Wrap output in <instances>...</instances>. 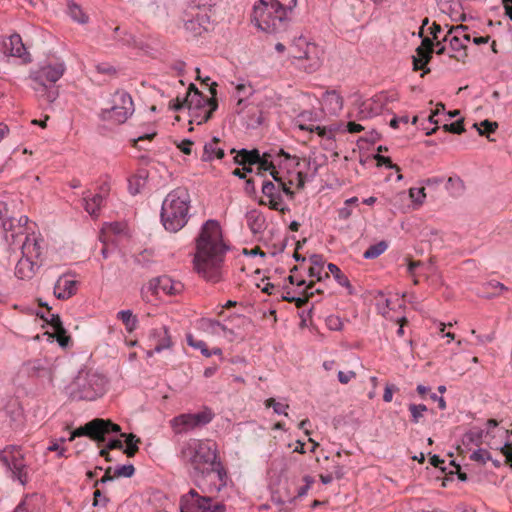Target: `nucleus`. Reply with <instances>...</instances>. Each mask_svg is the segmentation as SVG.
<instances>
[{
  "label": "nucleus",
  "mask_w": 512,
  "mask_h": 512,
  "mask_svg": "<svg viewBox=\"0 0 512 512\" xmlns=\"http://www.w3.org/2000/svg\"><path fill=\"white\" fill-rule=\"evenodd\" d=\"M261 158L262 159H260V161L257 162L259 170H263V171H268V170L276 171L275 167H274V165L272 163V160H271V155L269 153H264L263 155H261Z\"/></svg>",
  "instance_id": "obj_56"
},
{
  "label": "nucleus",
  "mask_w": 512,
  "mask_h": 512,
  "mask_svg": "<svg viewBox=\"0 0 512 512\" xmlns=\"http://www.w3.org/2000/svg\"><path fill=\"white\" fill-rule=\"evenodd\" d=\"M186 339L189 346L199 349L200 351L206 346L204 341L194 339L191 334H187Z\"/></svg>",
  "instance_id": "obj_63"
},
{
  "label": "nucleus",
  "mask_w": 512,
  "mask_h": 512,
  "mask_svg": "<svg viewBox=\"0 0 512 512\" xmlns=\"http://www.w3.org/2000/svg\"><path fill=\"white\" fill-rule=\"evenodd\" d=\"M202 326L205 329H209L214 333L218 332V329L225 331L226 327L217 320L205 319L202 321Z\"/></svg>",
  "instance_id": "obj_57"
},
{
  "label": "nucleus",
  "mask_w": 512,
  "mask_h": 512,
  "mask_svg": "<svg viewBox=\"0 0 512 512\" xmlns=\"http://www.w3.org/2000/svg\"><path fill=\"white\" fill-rule=\"evenodd\" d=\"M484 287L487 288V289H493V290H496L495 293L491 294V295H487L486 297L487 298H491V297H496V296H500L502 295L504 292L508 291V287L505 286L503 283L499 282V281H496V280H491V281H488L484 284Z\"/></svg>",
  "instance_id": "obj_48"
},
{
  "label": "nucleus",
  "mask_w": 512,
  "mask_h": 512,
  "mask_svg": "<svg viewBox=\"0 0 512 512\" xmlns=\"http://www.w3.org/2000/svg\"><path fill=\"white\" fill-rule=\"evenodd\" d=\"M46 320L53 327V330L57 335V341L60 344V346H67L70 337L66 334V330L63 327L60 316L58 314H50L49 318H47Z\"/></svg>",
  "instance_id": "obj_28"
},
{
  "label": "nucleus",
  "mask_w": 512,
  "mask_h": 512,
  "mask_svg": "<svg viewBox=\"0 0 512 512\" xmlns=\"http://www.w3.org/2000/svg\"><path fill=\"white\" fill-rule=\"evenodd\" d=\"M375 160L377 161L378 165H386V167L390 169H395L397 172L400 171V168L398 165L393 164L389 157H385L380 155L379 153L374 156Z\"/></svg>",
  "instance_id": "obj_59"
},
{
  "label": "nucleus",
  "mask_w": 512,
  "mask_h": 512,
  "mask_svg": "<svg viewBox=\"0 0 512 512\" xmlns=\"http://www.w3.org/2000/svg\"><path fill=\"white\" fill-rule=\"evenodd\" d=\"M297 0H259L254 4L252 21L262 31L276 34L289 26Z\"/></svg>",
  "instance_id": "obj_3"
},
{
  "label": "nucleus",
  "mask_w": 512,
  "mask_h": 512,
  "mask_svg": "<svg viewBox=\"0 0 512 512\" xmlns=\"http://www.w3.org/2000/svg\"><path fill=\"white\" fill-rule=\"evenodd\" d=\"M55 369V362L48 358L31 359L22 366V372L28 377L39 378L48 382H52Z\"/></svg>",
  "instance_id": "obj_13"
},
{
  "label": "nucleus",
  "mask_w": 512,
  "mask_h": 512,
  "mask_svg": "<svg viewBox=\"0 0 512 512\" xmlns=\"http://www.w3.org/2000/svg\"><path fill=\"white\" fill-rule=\"evenodd\" d=\"M409 197L413 203L422 205L426 199L425 188H410Z\"/></svg>",
  "instance_id": "obj_49"
},
{
  "label": "nucleus",
  "mask_w": 512,
  "mask_h": 512,
  "mask_svg": "<svg viewBox=\"0 0 512 512\" xmlns=\"http://www.w3.org/2000/svg\"><path fill=\"white\" fill-rule=\"evenodd\" d=\"M261 155L258 150L254 149L251 151H247L243 149L236 157L235 160L239 164H257L260 161Z\"/></svg>",
  "instance_id": "obj_36"
},
{
  "label": "nucleus",
  "mask_w": 512,
  "mask_h": 512,
  "mask_svg": "<svg viewBox=\"0 0 512 512\" xmlns=\"http://www.w3.org/2000/svg\"><path fill=\"white\" fill-rule=\"evenodd\" d=\"M120 431L121 428L119 425L111 422L110 420L97 418L72 432L69 440L72 441L76 437L86 435L100 443L105 441L106 434L120 433Z\"/></svg>",
  "instance_id": "obj_12"
},
{
  "label": "nucleus",
  "mask_w": 512,
  "mask_h": 512,
  "mask_svg": "<svg viewBox=\"0 0 512 512\" xmlns=\"http://www.w3.org/2000/svg\"><path fill=\"white\" fill-rule=\"evenodd\" d=\"M428 30H429V33L432 36L431 40L433 41V43L436 42V41H441L443 36H444V34H445L444 28L440 24H438L436 22H433L432 26L429 27Z\"/></svg>",
  "instance_id": "obj_55"
},
{
  "label": "nucleus",
  "mask_w": 512,
  "mask_h": 512,
  "mask_svg": "<svg viewBox=\"0 0 512 512\" xmlns=\"http://www.w3.org/2000/svg\"><path fill=\"white\" fill-rule=\"evenodd\" d=\"M110 472H111V468L109 467L106 470L104 476L99 481H97L96 484L106 483L107 481H112L114 479V477L129 478V477L133 476V474L135 472V468L132 464H127V465H121V466L116 467L114 470V475H111Z\"/></svg>",
  "instance_id": "obj_29"
},
{
  "label": "nucleus",
  "mask_w": 512,
  "mask_h": 512,
  "mask_svg": "<svg viewBox=\"0 0 512 512\" xmlns=\"http://www.w3.org/2000/svg\"><path fill=\"white\" fill-rule=\"evenodd\" d=\"M120 437L124 438L127 444V448L124 450V453L128 457H133L135 453L138 451V443L140 442V439L137 438L136 435L132 433H120Z\"/></svg>",
  "instance_id": "obj_40"
},
{
  "label": "nucleus",
  "mask_w": 512,
  "mask_h": 512,
  "mask_svg": "<svg viewBox=\"0 0 512 512\" xmlns=\"http://www.w3.org/2000/svg\"><path fill=\"white\" fill-rule=\"evenodd\" d=\"M218 0H191L189 4L190 14L194 16V11L207 13L217 3Z\"/></svg>",
  "instance_id": "obj_38"
},
{
  "label": "nucleus",
  "mask_w": 512,
  "mask_h": 512,
  "mask_svg": "<svg viewBox=\"0 0 512 512\" xmlns=\"http://www.w3.org/2000/svg\"><path fill=\"white\" fill-rule=\"evenodd\" d=\"M408 409L411 413V422L414 424L419 423L420 419L424 416V413L428 410L426 405L414 403L409 404Z\"/></svg>",
  "instance_id": "obj_45"
},
{
  "label": "nucleus",
  "mask_w": 512,
  "mask_h": 512,
  "mask_svg": "<svg viewBox=\"0 0 512 512\" xmlns=\"http://www.w3.org/2000/svg\"><path fill=\"white\" fill-rule=\"evenodd\" d=\"M209 23L210 16L207 13L194 11V16H192L190 9L187 10L186 18H184V27L194 36L201 35L203 31H206Z\"/></svg>",
  "instance_id": "obj_17"
},
{
  "label": "nucleus",
  "mask_w": 512,
  "mask_h": 512,
  "mask_svg": "<svg viewBox=\"0 0 512 512\" xmlns=\"http://www.w3.org/2000/svg\"><path fill=\"white\" fill-rule=\"evenodd\" d=\"M470 458L476 462L485 464L487 461L492 460L491 454L486 449H478L474 451Z\"/></svg>",
  "instance_id": "obj_52"
},
{
  "label": "nucleus",
  "mask_w": 512,
  "mask_h": 512,
  "mask_svg": "<svg viewBox=\"0 0 512 512\" xmlns=\"http://www.w3.org/2000/svg\"><path fill=\"white\" fill-rule=\"evenodd\" d=\"M384 100V95H378L362 102L359 108V113L363 118H370L379 115L383 110Z\"/></svg>",
  "instance_id": "obj_21"
},
{
  "label": "nucleus",
  "mask_w": 512,
  "mask_h": 512,
  "mask_svg": "<svg viewBox=\"0 0 512 512\" xmlns=\"http://www.w3.org/2000/svg\"><path fill=\"white\" fill-rule=\"evenodd\" d=\"M106 379L96 370L81 368L66 386L67 395L73 400L93 401L105 393Z\"/></svg>",
  "instance_id": "obj_5"
},
{
  "label": "nucleus",
  "mask_w": 512,
  "mask_h": 512,
  "mask_svg": "<svg viewBox=\"0 0 512 512\" xmlns=\"http://www.w3.org/2000/svg\"><path fill=\"white\" fill-rule=\"evenodd\" d=\"M214 416L215 414L210 408L204 407L197 413L178 415L170 421V424L176 434H181L209 424Z\"/></svg>",
  "instance_id": "obj_11"
},
{
  "label": "nucleus",
  "mask_w": 512,
  "mask_h": 512,
  "mask_svg": "<svg viewBox=\"0 0 512 512\" xmlns=\"http://www.w3.org/2000/svg\"><path fill=\"white\" fill-rule=\"evenodd\" d=\"M271 176L273 177L276 186H279L280 193H284L287 195L290 199L294 197V192L291 190L290 185L291 182L286 183L282 177L279 176L278 171H271Z\"/></svg>",
  "instance_id": "obj_44"
},
{
  "label": "nucleus",
  "mask_w": 512,
  "mask_h": 512,
  "mask_svg": "<svg viewBox=\"0 0 512 512\" xmlns=\"http://www.w3.org/2000/svg\"><path fill=\"white\" fill-rule=\"evenodd\" d=\"M117 318L123 322L129 332L133 331L138 323L136 316L133 315L131 310L119 311Z\"/></svg>",
  "instance_id": "obj_41"
},
{
  "label": "nucleus",
  "mask_w": 512,
  "mask_h": 512,
  "mask_svg": "<svg viewBox=\"0 0 512 512\" xmlns=\"http://www.w3.org/2000/svg\"><path fill=\"white\" fill-rule=\"evenodd\" d=\"M4 461L8 469L11 471L12 478L19 481L21 485H25L28 480V466L19 454L18 456H5Z\"/></svg>",
  "instance_id": "obj_15"
},
{
  "label": "nucleus",
  "mask_w": 512,
  "mask_h": 512,
  "mask_svg": "<svg viewBox=\"0 0 512 512\" xmlns=\"http://www.w3.org/2000/svg\"><path fill=\"white\" fill-rule=\"evenodd\" d=\"M190 196L183 187L172 190L165 197L161 207V222L169 232H178L189 219Z\"/></svg>",
  "instance_id": "obj_4"
},
{
  "label": "nucleus",
  "mask_w": 512,
  "mask_h": 512,
  "mask_svg": "<svg viewBox=\"0 0 512 512\" xmlns=\"http://www.w3.org/2000/svg\"><path fill=\"white\" fill-rule=\"evenodd\" d=\"M112 449H123V443L121 440L119 439H111L106 448L105 449H102L100 451V455L101 456H105L107 459H108V450H112Z\"/></svg>",
  "instance_id": "obj_58"
},
{
  "label": "nucleus",
  "mask_w": 512,
  "mask_h": 512,
  "mask_svg": "<svg viewBox=\"0 0 512 512\" xmlns=\"http://www.w3.org/2000/svg\"><path fill=\"white\" fill-rule=\"evenodd\" d=\"M467 26L457 25L450 27L444 35H451V37L460 38L462 42L470 41V34L467 33Z\"/></svg>",
  "instance_id": "obj_43"
},
{
  "label": "nucleus",
  "mask_w": 512,
  "mask_h": 512,
  "mask_svg": "<svg viewBox=\"0 0 512 512\" xmlns=\"http://www.w3.org/2000/svg\"><path fill=\"white\" fill-rule=\"evenodd\" d=\"M299 128L301 130H306V131H310V132L317 131L319 136L326 138L327 140H332V131H327L326 128H324V127H320V126L312 127V126L300 124Z\"/></svg>",
  "instance_id": "obj_51"
},
{
  "label": "nucleus",
  "mask_w": 512,
  "mask_h": 512,
  "mask_svg": "<svg viewBox=\"0 0 512 512\" xmlns=\"http://www.w3.org/2000/svg\"><path fill=\"white\" fill-rule=\"evenodd\" d=\"M313 284H309L307 287H306V297L304 298H301V297H294V298H291L292 302L295 303V305L297 307H302L303 305L306 304L307 302V299L311 296H313V292L310 291V289L312 288Z\"/></svg>",
  "instance_id": "obj_60"
},
{
  "label": "nucleus",
  "mask_w": 512,
  "mask_h": 512,
  "mask_svg": "<svg viewBox=\"0 0 512 512\" xmlns=\"http://www.w3.org/2000/svg\"><path fill=\"white\" fill-rule=\"evenodd\" d=\"M16 246L21 249L22 257L16 265L15 275L19 279H31L41 265L40 242L36 237H25V241Z\"/></svg>",
  "instance_id": "obj_8"
},
{
  "label": "nucleus",
  "mask_w": 512,
  "mask_h": 512,
  "mask_svg": "<svg viewBox=\"0 0 512 512\" xmlns=\"http://www.w3.org/2000/svg\"><path fill=\"white\" fill-rule=\"evenodd\" d=\"M69 16L79 24H86L89 20L88 16L83 12L82 8L73 0H66Z\"/></svg>",
  "instance_id": "obj_34"
},
{
  "label": "nucleus",
  "mask_w": 512,
  "mask_h": 512,
  "mask_svg": "<svg viewBox=\"0 0 512 512\" xmlns=\"http://www.w3.org/2000/svg\"><path fill=\"white\" fill-rule=\"evenodd\" d=\"M387 248L388 244L385 241H380L376 244L369 246L368 249L364 252L363 257L365 259L377 258L382 253H384Z\"/></svg>",
  "instance_id": "obj_42"
},
{
  "label": "nucleus",
  "mask_w": 512,
  "mask_h": 512,
  "mask_svg": "<svg viewBox=\"0 0 512 512\" xmlns=\"http://www.w3.org/2000/svg\"><path fill=\"white\" fill-rule=\"evenodd\" d=\"M473 127L477 129L479 135H485L487 138H489V134L495 132V130L498 128V124L496 122L484 120L479 125L474 124Z\"/></svg>",
  "instance_id": "obj_46"
},
{
  "label": "nucleus",
  "mask_w": 512,
  "mask_h": 512,
  "mask_svg": "<svg viewBox=\"0 0 512 512\" xmlns=\"http://www.w3.org/2000/svg\"><path fill=\"white\" fill-rule=\"evenodd\" d=\"M42 504L41 495L37 493L26 495L13 512H41Z\"/></svg>",
  "instance_id": "obj_23"
},
{
  "label": "nucleus",
  "mask_w": 512,
  "mask_h": 512,
  "mask_svg": "<svg viewBox=\"0 0 512 512\" xmlns=\"http://www.w3.org/2000/svg\"><path fill=\"white\" fill-rule=\"evenodd\" d=\"M329 272H331L337 281V283L348 289L349 294L353 293V288L350 284L349 279L341 272L340 268L333 263H329L327 266Z\"/></svg>",
  "instance_id": "obj_37"
},
{
  "label": "nucleus",
  "mask_w": 512,
  "mask_h": 512,
  "mask_svg": "<svg viewBox=\"0 0 512 512\" xmlns=\"http://www.w3.org/2000/svg\"><path fill=\"white\" fill-rule=\"evenodd\" d=\"M309 487L304 485L297 489V494L295 496L287 495L286 497L280 496L276 501L279 504L292 503L297 497H302L307 494Z\"/></svg>",
  "instance_id": "obj_50"
},
{
  "label": "nucleus",
  "mask_w": 512,
  "mask_h": 512,
  "mask_svg": "<svg viewBox=\"0 0 512 512\" xmlns=\"http://www.w3.org/2000/svg\"><path fill=\"white\" fill-rule=\"evenodd\" d=\"M262 193L268 198V205L271 209L285 212L288 210L285 204L282 194L280 193L279 186H276L274 182L264 181L262 184Z\"/></svg>",
  "instance_id": "obj_16"
},
{
  "label": "nucleus",
  "mask_w": 512,
  "mask_h": 512,
  "mask_svg": "<svg viewBox=\"0 0 512 512\" xmlns=\"http://www.w3.org/2000/svg\"><path fill=\"white\" fill-rule=\"evenodd\" d=\"M115 39L123 46L139 48L140 43L137 41L134 35L127 31H121L119 27L114 29Z\"/></svg>",
  "instance_id": "obj_35"
},
{
  "label": "nucleus",
  "mask_w": 512,
  "mask_h": 512,
  "mask_svg": "<svg viewBox=\"0 0 512 512\" xmlns=\"http://www.w3.org/2000/svg\"><path fill=\"white\" fill-rule=\"evenodd\" d=\"M178 283H175L168 276H161V290L164 294H175L179 291Z\"/></svg>",
  "instance_id": "obj_47"
},
{
  "label": "nucleus",
  "mask_w": 512,
  "mask_h": 512,
  "mask_svg": "<svg viewBox=\"0 0 512 512\" xmlns=\"http://www.w3.org/2000/svg\"><path fill=\"white\" fill-rule=\"evenodd\" d=\"M108 499L102 494V492L99 489H96L94 491V501L93 506H105Z\"/></svg>",
  "instance_id": "obj_64"
},
{
  "label": "nucleus",
  "mask_w": 512,
  "mask_h": 512,
  "mask_svg": "<svg viewBox=\"0 0 512 512\" xmlns=\"http://www.w3.org/2000/svg\"><path fill=\"white\" fill-rule=\"evenodd\" d=\"M219 142V138L214 137L209 142L205 143L202 155L203 161H212L224 157V150L219 147Z\"/></svg>",
  "instance_id": "obj_27"
},
{
  "label": "nucleus",
  "mask_w": 512,
  "mask_h": 512,
  "mask_svg": "<svg viewBox=\"0 0 512 512\" xmlns=\"http://www.w3.org/2000/svg\"><path fill=\"white\" fill-rule=\"evenodd\" d=\"M322 104L329 114L336 115L343 108V98L335 90L326 91L322 95Z\"/></svg>",
  "instance_id": "obj_24"
},
{
  "label": "nucleus",
  "mask_w": 512,
  "mask_h": 512,
  "mask_svg": "<svg viewBox=\"0 0 512 512\" xmlns=\"http://www.w3.org/2000/svg\"><path fill=\"white\" fill-rule=\"evenodd\" d=\"M326 326L331 331H340L343 328V322L340 317L330 315L326 318Z\"/></svg>",
  "instance_id": "obj_54"
},
{
  "label": "nucleus",
  "mask_w": 512,
  "mask_h": 512,
  "mask_svg": "<svg viewBox=\"0 0 512 512\" xmlns=\"http://www.w3.org/2000/svg\"><path fill=\"white\" fill-rule=\"evenodd\" d=\"M214 86H216V83H213L210 88L212 97L207 98L195 87L194 84L190 85L185 97V102L190 116V124L196 123L197 125H200L207 122L211 118L213 112L217 109L218 103L214 98L216 94Z\"/></svg>",
  "instance_id": "obj_7"
},
{
  "label": "nucleus",
  "mask_w": 512,
  "mask_h": 512,
  "mask_svg": "<svg viewBox=\"0 0 512 512\" xmlns=\"http://www.w3.org/2000/svg\"><path fill=\"white\" fill-rule=\"evenodd\" d=\"M190 464L191 477L204 495L195 489L181 496L180 512H225L226 506L213 496L227 486L229 477L220 461L217 448L209 440H192L182 450Z\"/></svg>",
  "instance_id": "obj_1"
},
{
  "label": "nucleus",
  "mask_w": 512,
  "mask_h": 512,
  "mask_svg": "<svg viewBox=\"0 0 512 512\" xmlns=\"http://www.w3.org/2000/svg\"><path fill=\"white\" fill-rule=\"evenodd\" d=\"M434 43L429 37L422 39L421 45L416 49V56H413L414 70H421L432 57Z\"/></svg>",
  "instance_id": "obj_20"
},
{
  "label": "nucleus",
  "mask_w": 512,
  "mask_h": 512,
  "mask_svg": "<svg viewBox=\"0 0 512 512\" xmlns=\"http://www.w3.org/2000/svg\"><path fill=\"white\" fill-rule=\"evenodd\" d=\"M0 50L5 55L19 58L27 54L22 39L18 34H12L9 37L3 38L0 44Z\"/></svg>",
  "instance_id": "obj_18"
},
{
  "label": "nucleus",
  "mask_w": 512,
  "mask_h": 512,
  "mask_svg": "<svg viewBox=\"0 0 512 512\" xmlns=\"http://www.w3.org/2000/svg\"><path fill=\"white\" fill-rule=\"evenodd\" d=\"M254 92L252 86L247 83H239L236 86V98L238 99L236 112L240 113V106L242 105L245 98L252 95Z\"/></svg>",
  "instance_id": "obj_39"
},
{
  "label": "nucleus",
  "mask_w": 512,
  "mask_h": 512,
  "mask_svg": "<svg viewBox=\"0 0 512 512\" xmlns=\"http://www.w3.org/2000/svg\"><path fill=\"white\" fill-rule=\"evenodd\" d=\"M229 249L224 242L219 222L214 219L207 220L195 239L194 271L208 283L223 281L226 272L225 258Z\"/></svg>",
  "instance_id": "obj_2"
},
{
  "label": "nucleus",
  "mask_w": 512,
  "mask_h": 512,
  "mask_svg": "<svg viewBox=\"0 0 512 512\" xmlns=\"http://www.w3.org/2000/svg\"><path fill=\"white\" fill-rule=\"evenodd\" d=\"M322 50L315 43L309 42L305 37L295 38L290 45V55L301 61L299 64L305 71L312 73L322 64Z\"/></svg>",
  "instance_id": "obj_9"
},
{
  "label": "nucleus",
  "mask_w": 512,
  "mask_h": 512,
  "mask_svg": "<svg viewBox=\"0 0 512 512\" xmlns=\"http://www.w3.org/2000/svg\"><path fill=\"white\" fill-rule=\"evenodd\" d=\"M14 227V218L8 215L7 204L0 201V229L4 232L6 242H9V231Z\"/></svg>",
  "instance_id": "obj_30"
},
{
  "label": "nucleus",
  "mask_w": 512,
  "mask_h": 512,
  "mask_svg": "<svg viewBox=\"0 0 512 512\" xmlns=\"http://www.w3.org/2000/svg\"><path fill=\"white\" fill-rule=\"evenodd\" d=\"M266 406L272 407L274 412L277 414H284L285 416H287L286 410L289 407L287 404L277 402L274 398H269L266 400Z\"/></svg>",
  "instance_id": "obj_53"
},
{
  "label": "nucleus",
  "mask_w": 512,
  "mask_h": 512,
  "mask_svg": "<svg viewBox=\"0 0 512 512\" xmlns=\"http://www.w3.org/2000/svg\"><path fill=\"white\" fill-rule=\"evenodd\" d=\"M161 290V276L151 279L141 288V296L145 302H151L153 297L158 295Z\"/></svg>",
  "instance_id": "obj_31"
},
{
  "label": "nucleus",
  "mask_w": 512,
  "mask_h": 512,
  "mask_svg": "<svg viewBox=\"0 0 512 512\" xmlns=\"http://www.w3.org/2000/svg\"><path fill=\"white\" fill-rule=\"evenodd\" d=\"M444 129L455 134H461L464 131V127L461 120L451 124H445Z\"/></svg>",
  "instance_id": "obj_61"
},
{
  "label": "nucleus",
  "mask_w": 512,
  "mask_h": 512,
  "mask_svg": "<svg viewBox=\"0 0 512 512\" xmlns=\"http://www.w3.org/2000/svg\"><path fill=\"white\" fill-rule=\"evenodd\" d=\"M28 223L27 216H21L17 220V224L14 223V227L9 231V242L7 244L14 249L15 245H20L25 241V237H28L24 233V227Z\"/></svg>",
  "instance_id": "obj_25"
},
{
  "label": "nucleus",
  "mask_w": 512,
  "mask_h": 512,
  "mask_svg": "<svg viewBox=\"0 0 512 512\" xmlns=\"http://www.w3.org/2000/svg\"><path fill=\"white\" fill-rule=\"evenodd\" d=\"M149 338L153 348L147 351L148 357H152L155 353H160L161 351L169 349L172 346L171 336L166 326L153 329L150 332Z\"/></svg>",
  "instance_id": "obj_14"
},
{
  "label": "nucleus",
  "mask_w": 512,
  "mask_h": 512,
  "mask_svg": "<svg viewBox=\"0 0 512 512\" xmlns=\"http://www.w3.org/2000/svg\"><path fill=\"white\" fill-rule=\"evenodd\" d=\"M84 201V209L87 213H89L93 217H97L99 215V210L104 202L103 195H93L89 196L86 193L83 196Z\"/></svg>",
  "instance_id": "obj_32"
},
{
  "label": "nucleus",
  "mask_w": 512,
  "mask_h": 512,
  "mask_svg": "<svg viewBox=\"0 0 512 512\" xmlns=\"http://www.w3.org/2000/svg\"><path fill=\"white\" fill-rule=\"evenodd\" d=\"M356 373L354 371H339L338 372V380L341 384H347L351 381V379L355 378Z\"/></svg>",
  "instance_id": "obj_62"
},
{
  "label": "nucleus",
  "mask_w": 512,
  "mask_h": 512,
  "mask_svg": "<svg viewBox=\"0 0 512 512\" xmlns=\"http://www.w3.org/2000/svg\"><path fill=\"white\" fill-rule=\"evenodd\" d=\"M418 267H427V269H434V262L430 259L427 263L421 261H409L407 266V272L412 278L413 283L417 285L419 283V277L421 274L418 271Z\"/></svg>",
  "instance_id": "obj_33"
},
{
  "label": "nucleus",
  "mask_w": 512,
  "mask_h": 512,
  "mask_svg": "<svg viewBox=\"0 0 512 512\" xmlns=\"http://www.w3.org/2000/svg\"><path fill=\"white\" fill-rule=\"evenodd\" d=\"M78 282L69 275H62L54 285V295L61 300H66L76 294Z\"/></svg>",
  "instance_id": "obj_19"
},
{
  "label": "nucleus",
  "mask_w": 512,
  "mask_h": 512,
  "mask_svg": "<svg viewBox=\"0 0 512 512\" xmlns=\"http://www.w3.org/2000/svg\"><path fill=\"white\" fill-rule=\"evenodd\" d=\"M247 226L253 234L262 232L266 226V220L263 214L257 210L252 209L245 214Z\"/></svg>",
  "instance_id": "obj_26"
},
{
  "label": "nucleus",
  "mask_w": 512,
  "mask_h": 512,
  "mask_svg": "<svg viewBox=\"0 0 512 512\" xmlns=\"http://www.w3.org/2000/svg\"><path fill=\"white\" fill-rule=\"evenodd\" d=\"M442 41L449 43V51L447 52L449 57L456 59L457 61L464 62L467 57L466 43L462 42L460 38H453L451 35H444Z\"/></svg>",
  "instance_id": "obj_22"
},
{
  "label": "nucleus",
  "mask_w": 512,
  "mask_h": 512,
  "mask_svg": "<svg viewBox=\"0 0 512 512\" xmlns=\"http://www.w3.org/2000/svg\"><path fill=\"white\" fill-rule=\"evenodd\" d=\"M66 71L64 62L43 63L29 73L31 87L38 97L47 103H53L59 96L54 84L62 78Z\"/></svg>",
  "instance_id": "obj_6"
},
{
  "label": "nucleus",
  "mask_w": 512,
  "mask_h": 512,
  "mask_svg": "<svg viewBox=\"0 0 512 512\" xmlns=\"http://www.w3.org/2000/svg\"><path fill=\"white\" fill-rule=\"evenodd\" d=\"M113 105L100 113L102 121L119 125L124 123L134 112L133 100L125 91H116L112 99Z\"/></svg>",
  "instance_id": "obj_10"
}]
</instances>
